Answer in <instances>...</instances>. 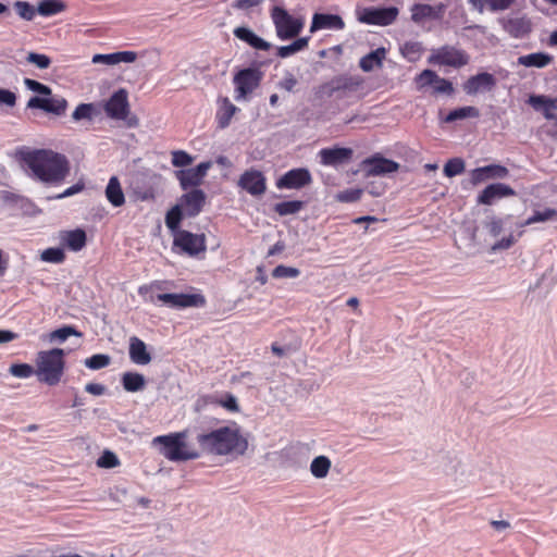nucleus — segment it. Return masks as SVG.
<instances>
[{"label": "nucleus", "instance_id": "f257e3e1", "mask_svg": "<svg viewBox=\"0 0 557 557\" xmlns=\"http://www.w3.org/2000/svg\"><path fill=\"white\" fill-rule=\"evenodd\" d=\"M196 442L201 456L244 455L248 449V440L242 434L240 428L233 422L216 429L197 434Z\"/></svg>", "mask_w": 557, "mask_h": 557}, {"label": "nucleus", "instance_id": "f03ea898", "mask_svg": "<svg viewBox=\"0 0 557 557\" xmlns=\"http://www.w3.org/2000/svg\"><path fill=\"white\" fill-rule=\"evenodd\" d=\"M36 178L53 186L61 185L70 174V162L64 154L52 150H35L23 158Z\"/></svg>", "mask_w": 557, "mask_h": 557}, {"label": "nucleus", "instance_id": "7ed1b4c3", "mask_svg": "<svg viewBox=\"0 0 557 557\" xmlns=\"http://www.w3.org/2000/svg\"><path fill=\"white\" fill-rule=\"evenodd\" d=\"M186 437V431L175 432L154 437L152 444L160 446V454L170 461L181 462L200 458V449L191 447Z\"/></svg>", "mask_w": 557, "mask_h": 557}, {"label": "nucleus", "instance_id": "20e7f679", "mask_svg": "<svg viewBox=\"0 0 557 557\" xmlns=\"http://www.w3.org/2000/svg\"><path fill=\"white\" fill-rule=\"evenodd\" d=\"M65 351L61 348L41 350L36 358V376L40 383L58 385L65 370Z\"/></svg>", "mask_w": 557, "mask_h": 557}, {"label": "nucleus", "instance_id": "39448f33", "mask_svg": "<svg viewBox=\"0 0 557 557\" xmlns=\"http://www.w3.org/2000/svg\"><path fill=\"white\" fill-rule=\"evenodd\" d=\"M271 18L275 26L276 35L282 40L298 36L304 27L301 20L293 17L282 7L276 5L271 10Z\"/></svg>", "mask_w": 557, "mask_h": 557}, {"label": "nucleus", "instance_id": "423d86ee", "mask_svg": "<svg viewBox=\"0 0 557 557\" xmlns=\"http://www.w3.org/2000/svg\"><path fill=\"white\" fill-rule=\"evenodd\" d=\"M173 249H177L180 253L195 257L206 251V237L203 234L198 235L185 230L177 231L174 235Z\"/></svg>", "mask_w": 557, "mask_h": 557}, {"label": "nucleus", "instance_id": "0eeeda50", "mask_svg": "<svg viewBox=\"0 0 557 557\" xmlns=\"http://www.w3.org/2000/svg\"><path fill=\"white\" fill-rule=\"evenodd\" d=\"M399 14L396 7L388 8H363L357 11V20L367 25L388 26L392 25Z\"/></svg>", "mask_w": 557, "mask_h": 557}, {"label": "nucleus", "instance_id": "6e6552de", "mask_svg": "<svg viewBox=\"0 0 557 557\" xmlns=\"http://www.w3.org/2000/svg\"><path fill=\"white\" fill-rule=\"evenodd\" d=\"M469 60V55L463 50L453 46H443L434 50L429 58L430 63L447 65L456 69L467 65Z\"/></svg>", "mask_w": 557, "mask_h": 557}, {"label": "nucleus", "instance_id": "1a4fd4ad", "mask_svg": "<svg viewBox=\"0 0 557 557\" xmlns=\"http://www.w3.org/2000/svg\"><path fill=\"white\" fill-rule=\"evenodd\" d=\"M26 108L39 109L46 113L61 116L66 112L67 101L64 97L51 92L50 95H45L44 97H30L27 101Z\"/></svg>", "mask_w": 557, "mask_h": 557}, {"label": "nucleus", "instance_id": "9d476101", "mask_svg": "<svg viewBox=\"0 0 557 557\" xmlns=\"http://www.w3.org/2000/svg\"><path fill=\"white\" fill-rule=\"evenodd\" d=\"M261 73L256 69L240 70L234 76V84L236 86L235 100L239 101L245 99L247 95L251 94L260 84Z\"/></svg>", "mask_w": 557, "mask_h": 557}, {"label": "nucleus", "instance_id": "9b49d317", "mask_svg": "<svg viewBox=\"0 0 557 557\" xmlns=\"http://www.w3.org/2000/svg\"><path fill=\"white\" fill-rule=\"evenodd\" d=\"M157 300L171 308H200L206 305V298L201 294H158Z\"/></svg>", "mask_w": 557, "mask_h": 557}, {"label": "nucleus", "instance_id": "f8f14e48", "mask_svg": "<svg viewBox=\"0 0 557 557\" xmlns=\"http://www.w3.org/2000/svg\"><path fill=\"white\" fill-rule=\"evenodd\" d=\"M312 182L311 173L306 168H297L287 171L276 181L278 189H300Z\"/></svg>", "mask_w": 557, "mask_h": 557}, {"label": "nucleus", "instance_id": "ddd939ff", "mask_svg": "<svg viewBox=\"0 0 557 557\" xmlns=\"http://www.w3.org/2000/svg\"><path fill=\"white\" fill-rule=\"evenodd\" d=\"M238 186L251 196L258 197L265 193L267 180L261 171L250 169L240 175Z\"/></svg>", "mask_w": 557, "mask_h": 557}, {"label": "nucleus", "instance_id": "4468645a", "mask_svg": "<svg viewBox=\"0 0 557 557\" xmlns=\"http://www.w3.org/2000/svg\"><path fill=\"white\" fill-rule=\"evenodd\" d=\"M106 114L114 120H125L129 113L128 94L121 88L104 104Z\"/></svg>", "mask_w": 557, "mask_h": 557}, {"label": "nucleus", "instance_id": "2eb2a0df", "mask_svg": "<svg viewBox=\"0 0 557 557\" xmlns=\"http://www.w3.org/2000/svg\"><path fill=\"white\" fill-rule=\"evenodd\" d=\"M399 169V164L391 159H386L380 154L372 156L362 161V170L366 176H381Z\"/></svg>", "mask_w": 557, "mask_h": 557}, {"label": "nucleus", "instance_id": "dca6fc26", "mask_svg": "<svg viewBox=\"0 0 557 557\" xmlns=\"http://www.w3.org/2000/svg\"><path fill=\"white\" fill-rule=\"evenodd\" d=\"M362 83L363 81L359 76L341 75L320 86L319 92L331 98L336 91L339 90L355 91L361 86Z\"/></svg>", "mask_w": 557, "mask_h": 557}, {"label": "nucleus", "instance_id": "f3484780", "mask_svg": "<svg viewBox=\"0 0 557 557\" xmlns=\"http://www.w3.org/2000/svg\"><path fill=\"white\" fill-rule=\"evenodd\" d=\"M410 11L412 22L416 24H421L426 20H442L446 11V5L444 3H438L436 5L414 3Z\"/></svg>", "mask_w": 557, "mask_h": 557}, {"label": "nucleus", "instance_id": "a211bd4d", "mask_svg": "<svg viewBox=\"0 0 557 557\" xmlns=\"http://www.w3.org/2000/svg\"><path fill=\"white\" fill-rule=\"evenodd\" d=\"M505 224L506 219L497 218L494 215L488 216L482 223V230L486 233V236L481 238L480 228L475 227L471 234V238L476 244H481L482 242L487 244L488 239H494L499 236L504 230Z\"/></svg>", "mask_w": 557, "mask_h": 557}, {"label": "nucleus", "instance_id": "6ab92c4d", "mask_svg": "<svg viewBox=\"0 0 557 557\" xmlns=\"http://www.w3.org/2000/svg\"><path fill=\"white\" fill-rule=\"evenodd\" d=\"M206 202V194L203 190L194 188L182 195L177 205L182 206L184 213L189 218L197 216Z\"/></svg>", "mask_w": 557, "mask_h": 557}, {"label": "nucleus", "instance_id": "aec40b11", "mask_svg": "<svg viewBox=\"0 0 557 557\" xmlns=\"http://www.w3.org/2000/svg\"><path fill=\"white\" fill-rule=\"evenodd\" d=\"M516 191L509 185L494 183L486 186L478 196V203L491 206L495 200L515 196Z\"/></svg>", "mask_w": 557, "mask_h": 557}, {"label": "nucleus", "instance_id": "412c9836", "mask_svg": "<svg viewBox=\"0 0 557 557\" xmlns=\"http://www.w3.org/2000/svg\"><path fill=\"white\" fill-rule=\"evenodd\" d=\"M496 85L494 75L482 72L473 75L463 84V90L467 95H476L478 92L491 91Z\"/></svg>", "mask_w": 557, "mask_h": 557}, {"label": "nucleus", "instance_id": "4be33fe9", "mask_svg": "<svg viewBox=\"0 0 557 557\" xmlns=\"http://www.w3.org/2000/svg\"><path fill=\"white\" fill-rule=\"evenodd\" d=\"M509 175V170L500 164H490L476 168L471 172V182L474 185L487 180H503Z\"/></svg>", "mask_w": 557, "mask_h": 557}, {"label": "nucleus", "instance_id": "5701e85b", "mask_svg": "<svg viewBox=\"0 0 557 557\" xmlns=\"http://www.w3.org/2000/svg\"><path fill=\"white\" fill-rule=\"evenodd\" d=\"M345 26L344 20L338 14L314 13L310 25V33L321 29L343 30Z\"/></svg>", "mask_w": 557, "mask_h": 557}, {"label": "nucleus", "instance_id": "b1692460", "mask_svg": "<svg viewBox=\"0 0 557 557\" xmlns=\"http://www.w3.org/2000/svg\"><path fill=\"white\" fill-rule=\"evenodd\" d=\"M352 153V149L344 147L323 148L319 151L321 163L326 166L344 164L351 159Z\"/></svg>", "mask_w": 557, "mask_h": 557}, {"label": "nucleus", "instance_id": "393cba45", "mask_svg": "<svg viewBox=\"0 0 557 557\" xmlns=\"http://www.w3.org/2000/svg\"><path fill=\"white\" fill-rule=\"evenodd\" d=\"M499 23L503 29L513 38H523L532 29V24L525 16L504 17Z\"/></svg>", "mask_w": 557, "mask_h": 557}, {"label": "nucleus", "instance_id": "a878e982", "mask_svg": "<svg viewBox=\"0 0 557 557\" xmlns=\"http://www.w3.org/2000/svg\"><path fill=\"white\" fill-rule=\"evenodd\" d=\"M60 243L72 251H81L87 242L86 232L82 228L72 231H61L59 233Z\"/></svg>", "mask_w": 557, "mask_h": 557}, {"label": "nucleus", "instance_id": "bb28decb", "mask_svg": "<svg viewBox=\"0 0 557 557\" xmlns=\"http://www.w3.org/2000/svg\"><path fill=\"white\" fill-rule=\"evenodd\" d=\"M137 59V53L134 51H117L108 54H95L92 57V63L95 64H107V65H115L119 63H133Z\"/></svg>", "mask_w": 557, "mask_h": 557}, {"label": "nucleus", "instance_id": "cd10ccee", "mask_svg": "<svg viewBox=\"0 0 557 557\" xmlns=\"http://www.w3.org/2000/svg\"><path fill=\"white\" fill-rule=\"evenodd\" d=\"M129 359L136 364H148L151 361V355L147 350L144 341L136 336L129 338Z\"/></svg>", "mask_w": 557, "mask_h": 557}, {"label": "nucleus", "instance_id": "c85d7f7f", "mask_svg": "<svg viewBox=\"0 0 557 557\" xmlns=\"http://www.w3.org/2000/svg\"><path fill=\"white\" fill-rule=\"evenodd\" d=\"M234 35L236 38L247 42L249 46H251L255 49L258 50H269L271 48V44L265 41L263 38L256 35L250 28L248 27H237L234 29Z\"/></svg>", "mask_w": 557, "mask_h": 557}, {"label": "nucleus", "instance_id": "c756f323", "mask_svg": "<svg viewBox=\"0 0 557 557\" xmlns=\"http://www.w3.org/2000/svg\"><path fill=\"white\" fill-rule=\"evenodd\" d=\"M554 60V57L546 52H534L525 55H520L517 59L519 65L525 67L544 69L549 65Z\"/></svg>", "mask_w": 557, "mask_h": 557}, {"label": "nucleus", "instance_id": "7c9ffc66", "mask_svg": "<svg viewBox=\"0 0 557 557\" xmlns=\"http://www.w3.org/2000/svg\"><path fill=\"white\" fill-rule=\"evenodd\" d=\"M528 103L535 110L543 109V115L546 120H554L556 116L550 112L557 109L556 99H549L542 95H532L528 99Z\"/></svg>", "mask_w": 557, "mask_h": 557}, {"label": "nucleus", "instance_id": "2f4dec72", "mask_svg": "<svg viewBox=\"0 0 557 557\" xmlns=\"http://www.w3.org/2000/svg\"><path fill=\"white\" fill-rule=\"evenodd\" d=\"M107 200L113 207H121L125 203V196L117 176H111L106 187Z\"/></svg>", "mask_w": 557, "mask_h": 557}, {"label": "nucleus", "instance_id": "473e14b6", "mask_svg": "<svg viewBox=\"0 0 557 557\" xmlns=\"http://www.w3.org/2000/svg\"><path fill=\"white\" fill-rule=\"evenodd\" d=\"M386 50L381 47L363 55L359 61V66L363 72H371L374 67H381L385 59Z\"/></svg>", "mask_w": 557, "mask_h": 557}, {"label": "nucleus", "instance_id": "72a5a7b5", "mask_svg": "<svg viewBox=\"0 0 557 557\" xmlns=\"http://www.w3.org/2000/svg\"><path fill=\"white\" fill-rule=\"evenodd\" d=\"M122 385L126 392L135 393L145 388V376L137 372H125L122 375Z\"/></svg>", "mask_w": 557, "mask_h": 557}, {"label": "nucleus", "instance_id": "f704fd0d", "mask_svg": "<svg viewBox=\"0 0 557 557\" xmlns=\"http://www.w3.org/2000/svg\"><path fill=\"white\" fill-rule=\"evenodd\" d=\"M65 9L66 4L62 0H41L37 5V12L41 16H52Z\"/></svg>", "mask_w": 557, "mask_h": 557}, {"label": "nucleus", "instance_id": "c9c22d12", "mask_svg": "<svg viewBox=\"0 0 557 557\" xmlns=\"http://www.w3.org/2000/svg\"><path fill=\"white\" fill-rule=\"evenodd\" d=\"M175 177L180 182L181 188L183 190L197 187L202 183L191 168L187 170L175 171Z\"/></svg>", "mask_w": 557, "mask_h": 557}, {"label": "nucleus", "instance_id": "e433bc0d", "mask_svg": "<svg viewBox=\"0 0 557 557\" xmlns=\"http://www.w3.org/2000/svg\"><path fill=\"white\" fill-rule=\"evenodd\" d=\"M237 111V108L227 99L224 98L222 106L216 113L218 124L221 128H225L230 125V122Z\"/></svg>", "mask_w": 557, "mask_h": 557}, {"label": "nucleus", "instance_id": "4c0bfd02", "mask_svg": "<svg viewBox=\"0 0 557 557\" xmlns=\"http://www.w3.org/2000/svg\"><path fill=\"white\" fill-rule=\"evenodd\" d=\"M309 39V37H300L294 40L290 45L281 46L277 48L276 54L282 59L288 58L307 48Z\"/></svg>", "mask_w": 557, "mask_h": 557}, {"label": "nucleus", "instance_id": "58836bf2", "mask_svg": "<svg viewBox=\"0 0 557 557\" xmlns=\"http://www.w3.org/2000/svg\"><path fill=\"white\" fill-rule=\"evenodd\" d=\"M331 460L326 456H318L313 458L310 465L311 474L317 479H323L327 475L331 469Z\"/></svg>", "mask_w": 557, "mask_h": 557}, {"label": "nucleus", "instance_id": "ea45409f", "mask_svg": "<svg viewBox=\"0 0 557 557\" xmlns=\"http://www.w3.org/2000/svg\"><path fill=\"white\" fill-rule=\"evenodd\" d=\"M480 111L475 107H461L455 110H451L444 119L446 123H453L458 120H463L468 117H479Z\"/></svg>", "mask_w": 557, "mask_h": 557}, {"label": "nucleus", "instance_id": "a19ab883", "mask_svg": "<svg viewBox=\"0 0 557 557\" xmlns=\"http://www.w3.org/2000/svg\"><path fill=\"white\" fill-rule=\"evenodd\" d=\"M183 215L184 211L182 209V206L180 205H175L166 212L165 225L171 232L174 233V235L176 234L177 231H181L180 224L183 220Z\"/></svg>", "mask_w": 557, "mask_h": 557}, {"label": "nucleus", "instance_id": "79ce46f5", "mask_svg": "<svg viewBox=\"0 0 557 557\" xmlns=\"http://www.w3.org/2000/svg\"><path fill=\"white\" fill-rule=\"evenodd\" d=\"M70 336L83 337V333L79 332L73 325H64L60 329L52 331L49 335L50 342L64 343Z\"/></svg>", "mask_w": 557, "mask_h": 557}, {"label": "nucleus", "instance_id": "37998d69", "mask_svg": "<svg viewBox=\"0 0 557 557\" xmlns=\"http://www.w3.org/2000/svg\"><path fill=\"white\" fill-rule=\"evenodd\" d=\"M400 52L409 62H416L421 58L423 47L419 41H406L400 47Z\"/></svg>", "mask_w": 557, "mask_h": 557}, {"label": "nucleus", "instance_id": "c03bdc74", "mask_svg": "<svg viewBox=\"0 0 557 557\" xmlns=\"http://www.w3.org/2000/svg\"><path fill=\"white\" fill-rule=\"evenodd\" d=\"M557 221V210L554 208H546L543 211H534V213L528 218L521 226L531 225L534 223Z\"/></svg>", "mask_w": 557, "mask_h": 557}, {"label": "nucleus", "instance_id": "a18cd8bd", "mask_svg": "<svg viewBox=\"0 0 557 557\" xmlns=\"http://www.w3.org/2000/svg\"><path fill=\"white\" fill-rule=\"evenodd\" d=\"M304 201L300 200L282 201L274 206V211L282 216L296 214L304 208Z\"/></svg>", "mask_w": 557, "mask_h": 557}, {"label": "nucleus", "instance_id": "49530a36", "mask_svg": "<svg viewBox=\"0 0 557 557\" xmlns=\"http://www.w3.org/2000/svg\"><path fill=\"white\" fill-rule=\"evenodd\" d=\"M27 199L21 195L0 190V202L8 208H23Z\"/></svg>", "mask_w": 557, "mask_h": 557}, {"label": "nucleus", "instance_id": "de8ad7c7", "mask_svg": "<svg viewBox=\"0 0 557 557\" xmlns=\"http://www.w3.org/2000/svg\"><path fill=\"white\" fill-rule=\"evenodd\" d=\"M16 13L18 16L25 21H32L34 20L37 12V8H35L33 4H30L27 1H16L13 4Z\"/></svg>", "mask_w": 557, "mask_h": 557}, {"label": "nucleus", "instance_id": "09e8293b", "mask_svg": "<svg viewBox=\"0 0 557 557\" xmlns=\"http://www.w3.org/2000/svg\"><path fill=\"white\" fill-rule=\"evenodd\" d=\"M111 362L109 355L96 354L84 360V364L90 370H100L108 367Z\"/></svg>", "mask_w": 557, "mask_h": 557}, {"label": "nucleus", "instance_id": "8fccbe9b", "mask_svg": "<svg viewBox=\"0 0 557 557\" xmlns=\"http://www.w3.org/2000/svg\"><path fill=\"white\" fill-rule=\"evenodd\" d=\"M466 163L461 158L449 159L444 165V174L447 177H454L465 171Z\"/></svg>", "mask_w": 557, "mask_h": 557}, {"label": "nucleus", "instance_id": "3c124183", "mask_svg": "<svg viewBox=\"0 0 557 557\" xmlns=\"http://www.w3.org/2000/svg\"><path fill=\"white\" fill-rule=\"evenodd\" d=\"M41 260L50 263H62L65 260V253L63 248L51 247L47 248L41 252Z\"/></svg>", "mask_w": 557, "mask_h": 557}, {"label": "nucleus", "instance_id": "603ef678", "mask_svg": "<svg viewBox=\"0 0 557 557\" xmlns=\"http://www.w3.org/2000/svg\"><path fill=\"white\" fill-rule=\"evenodd\" d=\"M9 372L15 377L28 379L36 375V368L28 363H14L10 367Z\"/></svg>", "mask_w": 557, "mask_h": 557}, {"label": "nucleus", "instance_id": "864d4df0", "mask_svg": "<svg viewBox=\"0 0 557 557\" xmlns=\"http://www.w3.org/2000/svg\"><path fill=\"white\" fill-rule=\"evenodd\" d=\"M436 79H438V75L436 72L432 70H423L417 77L416 83L418 85V89H423L424 87L432 86L435 84Z\"/></svg>", "mask_w": 557, "mask_h": 557}, {"label": "nucleus", "instance_id": "5fc2aeb1", "mask_svg": "<svg viewBox=\"0 0 557 557\" xmlns=\"http://www.w3.org/2000/svg\"><path fill=\"white\" fill-rule=\"evenodd\" d=\"M299 275V269L283 264L275 267L272 271V276L274 278H295L298 277Z\"/></svg>", "mask_w": 557, "mask_h": 557}, {"label": "nucleus", "instance_id": "6e6d98bb", "mask_svg": "<svg viewBox=\"0 0 557 557\" xmlns=\"http://www.w3.org/2000/svg\"><path fill=\"white\" fill-rule=\"evenodd\" d=\"M362 194H363V190L361 188H348L343 191H339L336 195V199L339 202H345V203L355 202L361 198Z\"/></svg>", "mask_w": 557, "mask_h": 557}, {"label": "nucleus", "instance_id": "4d7b16f0", "mask_svg": "<svg viewBox=\"0 0 557 557\" xmlns=\"http://www.w3.org/2000/svg\"><path fill=\"white\" fill-rule=\"evenodd\" d=\"M95 107L92 103H81L74 110L72 117L74 121L90 120L92 117Z\"/></svg>", "mask_w": 557, "mask_h": 557}, {"label": "nucleus", "instance_id": "13d9d810", "mask_svg": "<svg viewBox=\"0 0 557 557\" xmlns=\"http://www.w3.org/2000/svg\"><path fill=\"white\" fill-rule=\"evenodd\" d=\"M172 164L175 168L188 166L193 163L194 158L184 150L172 151Z\"/></svg>", "mask_w": 557, "mask_h": 557}, {"label": "nucleus", "instance_id": "bf43d9fd", "mask_svg": "<svg viewBox=\"0 0 557 557\" xmlns=\"http://www.w3.org/2000/svg\"><path fill=\"white\" fill-rule=\"evenodd\" d=\"M26 61L40 70H46L51 64V59L48 55L37 52H29L26 57Z\"/></svg>", "mask_w": 557, "mask_h": 557}, {"label": "nucleus", "instance_id": "052dcab7", "mask_svg": "<svg viewBox=\"0 0 557 557\" xmlns=\"http://www.w3.org/2000/svg\"><path fill=\"white\" fill-rule=\"evenodd\" d=\"M23 83L28 90L38 94V96L40 97L51 94V88L38 81L32 78H24Z\"/></svg>", "mask_w": 557, "mask_h": 557}, {"label": "nucleus", "instance_id": "680f3d73", "mask_svg": "<svg viewBox=\"0 0 557 557\" xmlns=\"http://www.w3.org/2000/svg\"><path fill=\"white\" fill-rule=\"evenodd\" d=\"M119 463H120V461H119L117 456L110 450L103 451V454L97 460V466L99 468H106V469L114 468Z\"/></svg>", "mask_w": 557, "mask_h": 557}, {"label": "nucleus", "instance_id": "e2e57ef3", "mask_svg": "<svg viewBox=\"0 0 557 557\" xmlns=\"http://www.w3.org/2000/svg\"><path fill=\"white\" fill-rule=\"evenodd\" d=\"M455 91L453 84L441 76H438V79H436L435 84L433 85V94L435 95H447L450 96Z\"/></svg>", "mask_w": 557, "mask_h": 557}, {"label": "nucleus", "instance_id": "0e129e2a", "mask_svg": "<svg viewBox=\"0 0 557 557\" xmlns=\"http://www.w3.org/2000/svg\"><path fill=\"white\" fill-rule=\"evenodd\" d=\"M85 189V183L83 181H78L76 184L66 188L64 191L57 194L54 196H49L48 200H59L64 199L71 196H74Z\"/></svg>", "mask_w": 557, "mask_h": 557}, {"label": "nucleus", "instance_id": "69168bd1", "mask_svg": "<svg viewBox=\"0 0 557 557\" xmlns=\"http://www.w3.org/2000/svg\"><path fill=\"white\" fill-rule=\"evenodd\" d=\"M517 242L516 237L510 233L508 236L503 237L500 240H496L491 244V251L496 252L500 250L509 249Z\"/></svg>", "mask_w": 557, "mask_h": 557}, {"label": "nucleus", "instance_id": "338daca9", "mask_svg": "<svg viewBox=\"0 0 557 557\" xmlns=\"http://www.w3.org/2000/svg\"><path fill=\"white\" fill-rule=\"evenodd\" d=\"M16 99L17 97L13 91L0 88V106L3 104L12 108L16 104Z\"/></svg>", "mask_w": 557, "mask_h": 557}, {"label": "nucleus", "instance_id": "774afa93", "mask_svg": "<svg viewBox=\"0 0 557 557\" xmlns=\"http://www.w3.org/2000/svg\"><path fill=\"white\" fill-rule=\"evenodd\" d=\"M487 4L490 7V10L495 11H503L508 9L515 0H486Z\"/></svg>", "mask_w": 557, "mask_h": 557}]
</instances>
